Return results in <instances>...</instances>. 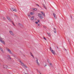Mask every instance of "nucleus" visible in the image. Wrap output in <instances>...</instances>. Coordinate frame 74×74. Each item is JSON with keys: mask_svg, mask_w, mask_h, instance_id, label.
I'll list each match as a JSON object with an SVG mask.
<instances>
[{"mask_svg": "<svg viewBox=\"0 0 74 74\" xmlns=\"http://www.w3.org/2000/svg\"><path fill=\"white\" fill-rule=\"evenodd\" d=\"M38 16L40 18V19H42L43 18V17L42 16V15L40 13L38 14Z\"/></svg>", "mask_w": 74, "mask_h": 74, "instance_id": "obj_1", "label": "nucleus"}, {"mask_svg": "<svg viewBox=\"0 0 74 74\" xmlns=\"http://www.w3.org/2000/svg\"><path fill=\"white\" fill-rule=\"evenodd\" d=\"M20 63L21 64L22 66H23L24 67H25V68H27V67L25 65V64H23V62H22L20 60Z\"/></svg>", "mask_w": 74, "mask_h": 74, "instance_id": "obj_2", "label": "nucleus"}, {"mask_svg": "<svg viewBox=\"0 0 74 74\" xmlns=\"http://www.w3.org/2000/svg\"><path fill=\"white\" fill-rule=\"evenodd\" d=\"M9 33H10V34L11 35H12V36H14V33H13V32H12V31H9Z\"/></svg>", "mask_w": 74, "mask_h": 74, "instance_id": "obj_3", "label": "nucleus"}, {"mask_svg": "<svg viewBox=\"0 0 74 74\" xmlns=\"http://www.w3.org/2000/svg\"><path fill=\"white\" fill-rule=\"evenodd\" d=\"M7 50L8 52H9L10 53V54H11V55L12 54V53L10 49H8Z\"/></svg>", "mask_w": 74, "mask_h": 74, "instance_id": "obj_4", "label": "nucleus"}, {"mask_svg": "<svg viewBox=\"0 0 74 74\" xmlns=\"http://www.w3.org/2000/svg\"><path fill=\"white\" fill-rule=\"evenodd\" d=\"M36 62L37 63V64L38 65V66H40V64L39 63V62H38V59L36 58Z\"/></svg>", "mask_w": 74, "mask_h": 74, "instance_id": "obj_5", "label": "nucleus"}, {"mask_svg": "<svg viewBox=\"0 0 74 74\" xmlns=\"http://www.w3.org/2000/svg\"><path fill=\"white\" fill-rule=\"evenodd\" d=\"M0 41H1V42L3 44H5V42H4V41L2 40H1L0 39Z\"/></svg>", "mask_w": 74, "mask_h": 74, "instance_id": "obj_6", "label": "nucleus"}, {"mask_svg": "<svg viewBox=\"0 0 74 74\" xmlns=\"http://www.w3.org/2000/svg\"><path fill=\"white\" fill-rule=\"evenodd\" d=\"M51 52L52 53L53 55H55V51L53 50L51 51Z\"/></svg>", "mask_w": 74, "mask_h": 74, "instance_id": "obj_7", "label": "nucleus"}, {"mask_svg": "<svg viewBox=\"0 0 74 74\" xmlns=\"http://www.w3.org/2000/svg\"><path fill=\"white\" fill-rule=\"evenodd\" d=\"M53 15L54 16V18H55V19H56V14H55V13H53Z\"/></svg>", "mask_w": 74, "mask_h": 74, "instance_id": "obj_8", "label": "nucleus"}, {"mask_svg": "<svg viewBox=\"0 0 74 74\" xmlns=\"http://www.w3.org/2000/svg\"><path fill=\"white\" fill-rule=\"evenodd\" d=\"M0 49L1 50V51L2 52V53H4V52L3 51V49L1 48L0 47Z\"/></svg>", "mask_w": 74, "mask_h": 74, "instance_id": "obj_9", "label": "nucleus"}, {"mask_svg": "<svg viewBox=\"0 0 74 74\" xmlns=\"http://www.w3.org/2000/svg\"><path fill=\"white\" fill-rule=\"evenodd\" d=\"M43 7H44V8H45V9H47V7L45 6V5L44 4H43Z\"/></svg>", "mask_w": 74, "mask_h": 74, "instance_id": "obj_10", "label": "nucleus"}, {"mask_svg": "<svg viewBox=\"0 0 74 74\" xmlns=\"http://www.w3.org/2000/svg\"><path fill=\"white\" fill-rule=\"evenodd\" d=\"M3 68H4V69H7V65H4L3 66Z\"/></svg>", "mask_w": 74, "mask_h": 74, "instance_id": "obj_11", "label": "nucleus"}, {"mask_svg": "<svg viewBox=\"0 0 74 74\" xmlns=\"http://www.w3.org/2000/svg\"><path fill=\"white\" fill-rule=\"evenodd\" d=\"M43 65H44V66H45V67H46V66H47V63H45V62L43 64Z\"/></svg>", "mask_w": 74, "mask_h": 74, "instance_id": "obj_12", "label": "nucleus"}, {"mask_svg": "<svg viewBox=\"0 0 74 74\" xmlns=\"http://www.w3.org/2000/svg\"><path fill=\"white\" fill-rule=\"evenodd\" d=\"M41 13H42V14H43V15L45 16V14H44V12H41Z\"/></svg>", "mask_w": 74, "mask_h": 74, "instance_id": "obj_13", "label": "nucleus"}, {"mask_svg": "<svg viewBox=\"0 0 74 74\" xmlns=\"http://www.w3.org/2000/svg\"><path fill=\"white\" fill-rule=\"evenodd\" d=\"M31 55L32 56L33 58H34V56H33V54H32V53H31V52H30Z\"/></svg>", "mask_w": 74, "mask_h": 74, "instance_id": "obj_14", "label": "nucleus"}, {"mask_svg": "<svg viewBox=\"0 0 74 74\" xmlns=\"http://www.w3.org/2000/svg\"><path fill=\"white\" fill-rule=\"evenodd\" d=\"M7 19L9 20V21H11V19L10 18V17H7Z\"/></svg>", "mask_w": 74, "mask_h": 74, "instance_id": "obj_15", "label": "nucleus"}, {"mask_svg": "<svg viewBox=\"0 0 74 74\" xmlns=\"http://www.w3.org/2000/svg\"><path fill=\"white\" fill-rule=\"evenodd\" d=\"M47 34L48 35V36H49V37L51 36V35L50 34V33H47Z\"/></svg>", "mask_w": 74, "mask_h": 74, "instance_id": "obj_16", "label": "nucleus"}, {"mask_svg": "<svg viewBox=\"0 0 74 74\" xmlns=\"http://www.w3.org/2000/svg\"><path fill=\"white\" fill-rule=\"evenodd\" d=\"M18 25L19 26H22V24L19 23H18Z\"/></svg>", "mask_w": 74, "mask_h": 74, "instance_id": "obj_17", "label": "nucleus"}, {"mask_svg": "<svg viewBox=\"0 0 74 74\" xmlns=\"http://www.w3.org/2000/svg\"><path fill=\"white\" fill-rule=\"evenodd\" d=\"M31 20L32 21H33V20H34V18L33 17H31Z\"/></svg>", "mask_w": 74, "mask_h": 74, "instance_id": "obj_18", "label": "nucleus"}, {"mask_svg": "<svg viewBox=\"0 0 74 74\" xmlns=\"http://www.w3.org/2000/svg\"><path fill=\"white\" fill-rule=\"evenodd\" d=\"M8 58H10V59H11V57H10V55H8Z\"/></svg>", "mask_w": 74, "mask_h": 74, "instance_id": "obj_19", "label": "nucleus"}, {"mask_svg": "<svg viewBox=\"0 0 74 74\" xmlns=\"http://www.w3.org/2000/svg\"><path fill=\"white\" fill-rule=\"evenodd\" d=\"M50 49L51 51H52V50H52V49L51 48V47H50Z\"/></svg>", "mask_w": 74, "mask_h": 74, "instance_id": "obj_20", "label": "nucleus"}, {"mask_svg": "<svg viewBox=\"0 0 74 74\" xmlns=\"http://www.w3.org/2000/svg\"><path fill=\"white\" fill-rule=\"evenodd\" d=\"M12 22V24L14 26H15V25L14 24V23H13V22H12V21H11Z\"/></svg>", "mask_w": 74, "mask_h": 74, "instance_id": "obj_21", "label": "nucleus"}, {"mask_svg": "<svg viewBox=\"0 0 74 74\" xmlns=\"http://www.w3.org/2000/svg\"><path fill=\"white\" fill-rule=\"evenodd\" d=\"M11 10L12 11H14V8H11Z\"/></svg>", "mask_w": 74, "mask_h": 74, "instance_id": "obj_22", "label": "nucleus"}, {"mask_svg": "<svg viewBox=\"0 0 74 74\" xmlns=\"http://www.w3.org/2000/svg\"><path fill=\"white\" fill-rule=\"evenodd\" d=\"M37 9L35 8L33 9V10H34V11H37Z\"/></svg>", "mask_w": 74, "mask_h": 74, "instance_id": "obj_23", "label": "nucleus"}, {"mask_svg": "<svg viewBox=\"0 0 74 74\" xmlns=\"http://www.w3.org/2000/svg\"><path fill=\"white\" fill-rule=\"evenodd\" d=\"M13 11H14V12H16V9H14V10H13Z\"/></svg>", "mask_w": 74, "mask_h": 74, "instance_id": "obj_24", "label": "nucleus"}, {"mask_svg": "<svg viewBox=\"0 0 74 74\" xmlns=\"http://www.w3.org/2000/svg\"><path fill=\"white\" fill-rule=\"evenodd\" d=\"M30 14L31 15H33V12H30Z\"/></svg>", "mask_w": 74, "mask_h": 74, "instance_id": "obj_25", "label": "nucleus"}, {"mask_svg": "<svg viewBox=\"0 0 74 74\" xmlns=\"http://www.w3.org/2000/svg\"><path fill=\"white\" fill-rule=\"evenodd\" d=\"M56 30H55L54 32V33H56Z\"/></svg>", "mask_w": 74, "mask_h": 74, "instance_id": "obj_26", "label": "nucleus"}, {"mask_svg": "<svg viewBox=\"0 0 74 74\" xmlns=\"http://www.w3.org/2000/svg\"><path fill=\"white\" fill-rule=\"evenodd\" d=\"M36 5H37V6H38V7H39V5L38 4H36Z\"/></svg>", "mask_w": 74, "mask_h": 74, "instance_id": "obj_27", "label": "nucleus"}, {"mask_svg": "<svg viewBox=\"0 0 74 74\" xmlns=\"http://www.w3.org/2000/svg\"><path fill=\"white\" fill-rule=\"evenodd\" d=\"M43 27H44V28H45V29H46L47 27L45 26H44Z\"/></svg>", "mask_w": 74, "mask_h": 74, "instance_id": "obj_28", "label": "nucleus"}, {"mask_svg": "<svg viewBox=\"0 0 74 74\" xmlns=\"http://www.w3.org/2000/svg\"><path fill=\"white\" fill-rule=\"evenodd\" d=\"M3 19L4 20H5V17H3Z\"/></svg>", "mask_w": 74, "mask_h": 74, "instance_id": "obj_29", "label": "nucleus"}, {"mask_svg": "<svg viewBox=\"0 0 74 74\" xmlns=\"http://www.w3.org/2000/svg\"><path fill=\"white\" fill-rule=\"evenodd\" d=\"M50 66H51H51H52V64H51V63L50 64Z\"/></svg>", "mask_w": 74, "mask_h": 74, "instance_id": "obj_30", "label": "nucleus"}, {"mask_svg": "<svg viewBox=\"0 0 74 74\" xmlns=\"http://www.w3.org/2000/svg\"><path fill=\"white\" fill-rule=\"evenodd\" d=\"M35 23H36V24H37V23H38V22H37V21H36V22H35Z\"/></svg>", "mask_w": 74, "mask_h": 74, "instance_id": "obj_31", "label": "nucleus"}, {"mask_svg": "<svg viewBox=\"0 0 74 74\" xmlns=\"http://www.w3.org/2000/svg\"><path fill=\"white\" fill-rule=\"evenodd\" d=\"M38 22H40V20H38Z\"/></svg>", "mask_w": 74, "mask_h": 74, "instance_id": "obj_32", "label": "nucleus"}, {"mask_svg": "<svg viewBox=\"0 0 74 74\" xmlns=\"http://www.w3.org/2000/svg\"><path fill=\"white\" fill-rule=\"evenodd\" d=\"M44 39H45V40H47V39H46V38H45V37H44Z\"/></svg>", "mask_w": 74, "mask_h": 74, "instance_id": "obj_33", "label": "nucleus"}, {"mask_svg": "<svg viewBox=\"0 0 74 74\" xmlns=\"http://www.w3.org/2000/svg\"><path fill=\"white\" fill-rule=\"evenodd\" d=\"M56 47L58 48V49H59V48H58V46H56Z\"/></svg>", "mask_w": 74, "mask_h": 74, "instance_id": "obj_34", "label": "nucleus"}, {"mask_svg": "<svg viewBox=\"0 0 74 74\" xmlns=\"http://www.w3.org/2000/svg\"><path fill=\"white\" fill-rule=\"evenodd\" d=\"M54 29L55 30H56V29L55 28H54Z\"/></svg>", "mask_w": 74, "mask_h": 74, "instance_id": "obj_35", "label": "nucleus"}, {"mask_svg": "<svg viewBox=\"0 0 74 74\" xmlns=\"http://www.w3.org/2000/svg\"><path fill=\"white\" fill-rule=\"evenodd\" d=\"M28 16H30V15H28Z\"/></svg>", "mask_w": 74, "mask_h": 74, "instance_id": "obj_36", "label": "nucleus"}, {"mask_svg": "<svg viewBox=\"0 0 74 74\" xmlns=\"http://www.w3.org/2000/svg\"><path fill=\"white\" fill-rule=\"evenodd\" d=\"M71 19H72V16H71Z\"/></svg>", "mask_w": 74, "mask_h": 74, "instance_id": "obj_37", "label": "nucleus"}, {"mask_svg": "<svg viewBox=\"0 0 74 74\" xmlns=\"http://www.w3.org/2000/svg\"><path fill=\"white\" fill-rule=\"evenodd\" d=\"M64 50H65V51H66V49H65V48H64Z\"/></svg>", "mask_w": 74, "mask_h": 74, "instance_id": "obj_38", "label": "nucleus"}, {"mask_svg": "<svg viewBox=\"0 0 74 74\" xmlns=\"http://www.w3.org/2000/svg\"><path fill=\"white\" fill-rule=\"evenodd\" d=\"M38 26H40V24H38Z\"/></svg>", "mask_w": 74, "mask_h": 74, "instance_id": "obj_39", "label": "nucleus"}, {"mask_svg": "<svg viewBox=\"0 0 74 74\" xmlns=\"http://www.w3.org/2000/svg\"><path fill=\"white\" fill-rule=\"evenodd\" d=\"M32 18H34V16H32Z\"/></svg>", "mask_w": 74, "mask_h": 74, "instance_id": "obj_40", "label": "nucleus"}, {"mask_svg": "<svg viewBox=\"0 0 74 74\" xmlns=\"http://www.w3.org/2000/svg\"><path fill=\"white\" fill-rule=\"evenodd\" d=\"M48 63H49V62H48V61L47 60Z\"/></svg>", "mask_w": 74, "mask_h": 74, "instance_id": "obj_41", "label": "nucleus"}, {"mask_svg": "<svg viewBox=\"0 0 74 74\" xmlns=\"http://www.w3.org/2000/svg\"><path fill=\"white\" fill-rule=\"evenodd\" d=\"M24 56H25L23 55Z\"/></svg>", "mask_w": 74, "mask_h": 74, "instance_id": "obj_42", "label": "nucleus"}, {"mask_svg": "<svg viewBox=\"0 0 74 74\" xmlns=\"http://www.w3.org/2000/svg\"><path fill=\"white\" fill-rule=\"evenodd\" d=\"M69 42H70V41H69Z\"/></svg>", "mask_w": 74, "mask_h": 74, "instance_id": "obj_43", "label": "nucleus"}, {"mask_svg": "<svg viewBox=\"0 0 74 74\" xmlns=\"http://www.w3.org/2000/svg\"><path fill=\"white\" fill-rule=\"evenodd\" d=\"M59 74H60L59 73Z\"/></svg>", "mask_w": 74, "mask_h": 74, "instance_id": "obj_44", "label": "nucleus"}]
</instances>
